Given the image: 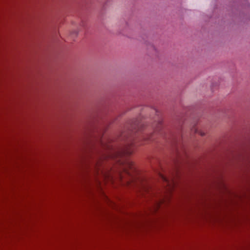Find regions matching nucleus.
Returning a JSON list of instances; mask_svg holds the SVG:
<instances>
[{
	"label": "nucleus",
	"instance_id": "1",
	"mask_svg": "<svg viewBox=\"0 0 250 250\" xmlns=\"http://www.w3.org/2000/svg\"><path fill=\"white\" fill-rule=\"evenodd\" d=\"M160 176L163 182L165 183V185L166 187H167V190L169 191H171L175 184L173 179L171 178L170 179L161 174L160 175Z\"/></svg>",
	"mask_w": 250,
	"mask_h": 250
},
{
	"label": "nucleus",
	"instance_id": "2",
	"mask_svg": "<svg viewBox=\"0 0 250 250\" xmlns=\"http://www.w3.org/2000/svg\"><path fill=\"white\" fill-rule=\"evenodd\" d=\"M134 148L132 146H128L124 150L122 153H120L119 155H129L131 154L133 151Z\"/></svg>",
	"mask_w": 250,
	"mask_h": 250
},
{
	"label": "nucleus",
	"instance_id": "3",
	"mask_svg": "<svg viewBox=\"0 0 250 250\" xmlns=\"http://www.w3.org/2000/svg\"><path fill=\"white\" fill-rule=\"evenodd\" d=\"M133 163L132 162L128 161L126 162L125 166H124V170L125 171V172H126L128 174L130 175V173L128 169H133Z\"/></svg>",
	"mask_w": 250,
	"mask_h": 250
},
{
	"label": "nucleus",
	"instance_id": "4",
	"mask_svg": "<svg viewBox=\"0 0 250 250\" xmlns=\"http://www.w3.org/2000/svg\"><path fill=\"white\" fill-rule=\"evenodd\" d=\"M195 132L196 133L199 134L201 136H204L205 134V132H204L203 131H202L201 130L196 129L195 130Z\"/></svg>",
	"mask_w": 250,
	"mask_h": 250
}]
</instances>
